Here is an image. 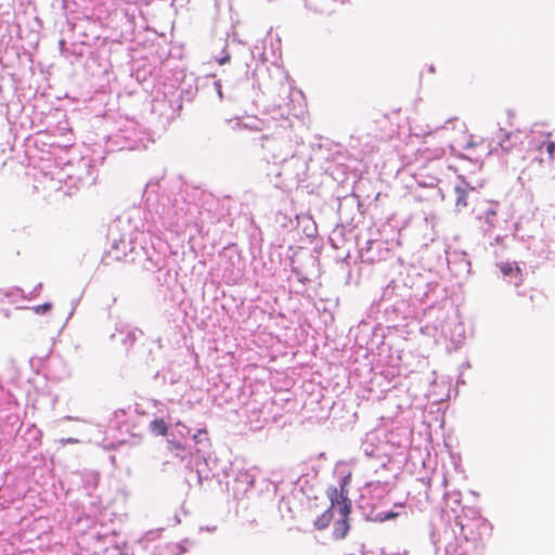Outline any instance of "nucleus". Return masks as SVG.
Masks as SVG:
<instances>
[{"label": "nucleus", "instance_id": "nucleus-12", "mask_svg": "<svg viewBox=\"0 0 555 555\" xmlns=\"http://www.w3.org/2000/svg\"><path fill=\"white\" fill-rule=\"evenodd\" d=\"M546 150L550 155L555 156V142H550Z\"/></svg>", "mask_w": 555, "mask_h": 555}, {"label": "nucleus", "instance_id": "nucleus-10", "mask_svg": "<svg viewBox=\"0 0 555 555\" xmlns=\"http://www.w3.org/2000/svg\"><path fill=\"white\" fill-rule=\"evenodd\" d=\"M51 308H52V305L49 304V302H46L43 305H39V306L33 307L31 309L37 314H43V313L50 311Z\"/></svg>", "mask_w": 555, "mask_h": 555}, {"label": "nucleus", "instance_id": "nucleus-1", "mask_svg": "<svg viewBox=\"0 0 555 555\" xmlns=\"http://www.w3.org/2000/svg\"><path fill=\"white\" fill-rule=\"evenodd\" d=\"M459 147L477 156H488L492 153L491 141L478 134L463 132L455 138Z\"/></svg>", "mask_w": 555, "mask_h": 555}, {"label": "nucleus", "instance_id": "nucleus-11", "mask_svg": "<svg viewBox=\"0 0 555 555\" xmlns=\"http://www.w3.org/2000/svg\"><path fill=\"white\" fill-rule=\"evenodd\" d=\"M61 444L62 446H65V444H75V443H78L79 440L76 439V438H67V439H61L60 440Z\"/></svg>", "mask_w": 555, "mask_h": 555}, {"label": "nucleus", "instance_id": "nucleus-2", "mask_svg": "<svg viewBox=\"0 0 555 555\" xmlns=\"http://www.w3.org/2000/svg\"><path fill=\"white\" fill-rule=\"evenodd\" d=\"M347 481L344 480L339 488H331L327 492V496L331 501V509L337 507L339 516L350 515L351 513V501L348 498V490L346 488Z\"/></svg>", "mask_w": 555, "mask_h": 555}, {"label": "nucleus", "instance_id": "nucleus-8", "mask_svg": "<svg viewBox=\"0 0 555 555\" xmlns=\"http://www.w3.org/2000/svg\"><path fill=\"white\" fill-rule=\"evenodd\" d=\"M333 511L331 508H327L321 516L317 518L314 521V527L318 530H323L328 527L331 521L333 520Z\"/></svg>", "mask_w": 555, "mask_h": 555}, {"label": "nucleus", "instance_id": "nucleus-3", "mask_svg": "<svg viewBox=\"0 0 555 555\" xmlns=\"http://www.w3.org/2000/svg\"><path fill=\"white\" fill-rule=\"evenodd\" d=\"M127 258V244L125 240L114 241L111 247L102 256L101 263L104 267H114L122 263Z\"/></svg>", "mask_w": 555, "mask_h": 555}, {"label": "nucleus", "instance_id": "nucleus-7", "mask_svg": "<svg viewBox=\"0 0 555 555\" xmlns=\"http://www.w3.org/2000/svg\"><path fill=\"white\" fill-rule=\"evenodd\" d=\"M349 515L340 516V519L337 520L334 525L333 537L337 540L344 539L349 531Z\"/></svg>", "mask_w": 555, "mask_h": 555}, {"label": "nucleus", "instance_id": "nucleus-14", "mask_svg": "<svg viewBox=\"0 0 555 555\" xmlns=\"http://www.w3.org/2000/svg\"><path fill=\"white\" fill-rule=\"evenodd\" d=\"M229 60H230V55H225V56L221 57L220 60H218V63H219L220 65H223V64H225L227 62H229Z\"/></svg>", "mask_w": 555, "mask_h": 555}, {"label": "nucleus", "instance_id": "nucleus-13", "mask_svg": "<svg viewBox=\"0 0 555 555\" xmlns=\"http://www.w3.org/2000/svg\"><path fill=\"white\" fill-rule=\"evenodd\" d=\"M203 433H206V430H205V429H199V430L197 431V434H195V435L193 436V439H194V441H195V442H199V435H201V434H203Z\"/></svg>", "mask_w": 555, "mask_h": 555}, {"label": "nucleus", "instance_id": "nucleus-5", "mask_svg": "<svg viewBox=\"0 0 555 555\" xmlns=\"http://www.w3.org/2000/svg\"><path fill=\"white\" fill-rule=\"evenodd\" d=\"M521 143L522 140L520 131L506 132L504 133L503 138H501L499 141V145L506 153H511L515 150H518Z\"/></svg>", "mask_w": 555, "mask_h": 555}, {"label": "nucleus", "instance_id": "nucleus-4", "mask_svg": "<svg viewBox=\"0 0 555 555\" xmlns=\"http://www.w3.org/2000/svg\"><path fill=\"white\" fill-rule=\"evenodd\" d=\"M455 193V209L462 211L468 206V198L472 194L476 193V189L470 186L466 181H462L454 188Z\"/></svg>", "mask_w": 555, "mask_h": 555}, {"label": "nucleus", "instance_id": "nucleus-15", "mask_svg": "<svg viewBox=\"0 0 555 555\" xmlns=\"http://www.w3.org/2000/svg\"><path fill=\"white\" fill-rule=\"evenodd\" d=\"M175 448H177V449H181L182 447H181V444H180V443H175Z\"/></svg>", "mask_w": 555, "mask_h": 555}, {"label": "nucleus", "instance_id": "nucleus-9", "mask_svg": "<svg viewBox=\"0 0 555 555\" xmlns=\"http://www.w3.org/2000/svg\"><path fill=\"white\" fill-rule=\"evenodd\" d=\"M151 429L155 435L166 436L168 426L163 418H156L151 423Z\"/></svg>", "mask_w": 555, "mask_h": 555}, {"label": "nucleus", "instance_id": "nucleus-6", "mask_svg": "<svg viewBox=\"0 0 555 555\" xmlns=\"http://www.w3.org/2000/svg\"><path fill=\"white\" fill-rule=\"evenodd\" d=\"M499 268L502 274L518 284L522 281L521 269L515 262H501Z\"/></svg>", "mask_w": 555, "mask_h": 555}]
</instances>
